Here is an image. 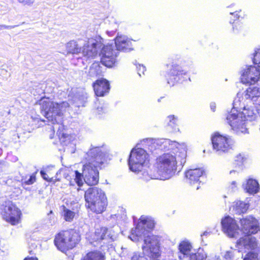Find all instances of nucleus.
Masks as SVG:
<instances>
[{"instance_id": "23", "label": "nucleus", "mask_w": 260, "mask_h": 260, "mask_svg": "<svg viewBox=\"0 0 260 260\" xmlns=\"http://www.w3.org/2000/svg\"><path fill=\"white\" fill-rule=\"evenodd\" d=\"M248 156L243 153H240L236 155L234 159V164L235 166V170H231L230 174H237L239 172L242 170L243 166L247 162Z\"/></svg>"}, {"instance_id": "13", "label": "nucleus", "mask_w": 260, "mask_h": 260, "mask_svg": "<svg viewBox=\"0 0 260 260\" xmlns=\"http://www.w3.org/2000/svg\"><path fill=\"white\" fill-rule=\"evenodd\" d=\"M241 231L246 235L256 234L259 230L258 220L253 216L248 215L240 220Z\"/></svg>"}, {"instance_id": "22", "label": "nucleus", "mask_w": 260, "mask_h": 260, "mask_svg": "<svg viewBox=\"0 0 260 260\" xmlns=\"http://www.w3.org/2000/svg\"><path fill=\"white\" fill-rule=\"evenodd\" d=\"M204 173V170L202 168L189 169L185 172L186 181L190 185L197 183Z\"/></svg>"}, {"instance_id": "31", "label": "nucleus", "mask_w": 260, "mask_h": 260, "mask_svg": "<svg viewBox=\"0 0 260 260\" xmlns=\"http://www.w3.org/2000/svg\"><path fill=\"white\" fill-rule=\"evenodd\" d=\"M82 260H104V256L100 252H90L88 253Z\"/></svg>"}, {"instance_id": "9", "label": "nucleus", "mask_w": 260, "mask_h": 260, "mask_svg": "<svg viewBox=\"0 0 260 260\" xmlns=\"http://www.w3.org/2000/svg\"><path fill=\"white\" fill-rule=\"evenodd\" d=\"M226 122L232 129L237 134L246 133V120L240 112H236V110H231L226 116Z\"/></svg>"}, {"instance_id": "40", "label": "nucleus", "mask_w": 260, "mask_h": 260, "mask_svg": "<svg viewBox=\"0 0 260 260\" xmlns=\"http://www.w3.org/2000/svg\"><path fill=\"white\" fill-rule=\"evenodd\" d=\"M19 3L24 6H32L35 3V0H17Z\"/></svg>"}, {"instance_id": "39", "label": "nucleus", "mask_w": 260, "mask_h": 260, "mask_svg": "<svg viewBox=\"0 0 260 260\" xmlns=\"http://www.w3.org/2000/svg\"><path fill=\"white\" fill-rule=\"evenodd\" d=\"M257 254L253 252L248 253L243 260H257Z\"/></svg>"}, {"instance_id": "34", "label": "nucleus", "mask_w": 260, "mask_h": 260, "mask_svg": "<svg viewBox=\"0 0 260 260\" xmlns=\"http://www.w3.org/2000/svg\"><path fill=\"white\" fill-rule=\"evenodd\" d=\"M167 121H168V125L172 127L175 131L178 129L176 127L178 122V118L176 116L170 115L167 117Z\"/></svg>"}, {"instance_id": "7", "label": "nucleus", "mask_w": 260, "mask_h": 260, "mask_svg": "<svg viewBox=\"0 0 260 260\" xmlns=\"http://www.w3.org/2000/svg\"><path fill=\"white\" fill-rule=\"evenodd\" d=\"M79 241L78 233L70 230L59 232L56 235L54 242L58 250L64 252L74 247Z\"/></svg>"}, {"instance_id": "32", "label": "nucleus", "mask_w": 260, "mask_h": 260, "mask_svg": "<svg viewBox=\"0 0 260 260\" xmlns=\"http://www.w3.org/2000/svg\"><path fill=\"white\" fill-rule=\"evenodd\" d=\"M63 211L62 215L63 219L68 222H71L74 218L76 213L75 212L67 208L65 206H63Z\"/></svg>"}, {"instance_id": "38", "label": "nucleus", "mask_w": 260, "mask_h": 260, "mask_svg": "<svg viewBox=\"0 0 260 260\" xmlns=\"http://www.w3.org/2000/svg\"><path fill=\"white\" fill-rule=\"evenodd\" d=\"M253 62L255 64H257L260 67V49L255 51L253 58Z\"/></svg>"}, {"instance_id": "35", "label": "nucleus", "mask_w": 260, "mask_h": 260, "mask_svg": "<svg viewBox=\"0 0 260 260\" xmlns=\"http://www.w3.org/2000/svg\"><path fill=\"white\" fill-rule=\"evenodd\" d=\"M240 253L239 251H237L235 249H231V250L226 252L224 255V258L226 259L234 260V254Z\"/></svg>"}, {"instance_id": "2", "label": "nucleus", "mask_w": 260, "mask_h": 260, "mask_svg": "<svg viewBox=\"0 0 260 260\" xmlns=\"http://www.w3.org/2000/svg\"><path fill=\"white\" fill-rule=\"evenodd\" d=\"M105 154L100 147L91 146L89 150L85 154L86 164L83 167L81 175L78 171H75V177L73 181H70L71 185L76 183L79 187L83 184L82 177L85 182L88 185H96L99 182V171L98 168L100 167L105 161Z\"/></svg>"}, {"instance_id": "45", "label": "nucleus", "mask_w": 260, "mask_h": 260, "mask_svg": "<svg viewBox=\"0 0 260 260\" xmlns=\"http://www.w3.org/2000/svg\"><path fill=\"white\" fill-rule=\"evenodd\" d=\"M240 12V11H236L234 12H230V14L234 15V17L236 18V19H238L240 17V15H239Z\"/></svg>"}, {"instance_id": "10", "label": "nucleus", "mask_w": 260, "mask_h": 260, "mask_svg": "<svg viewBox=\"0 0 260 260\" xmlns=\"http://www.w3.org/2000/svg\"><path fill=\"white\" fill-rule=\"evenodd\" d=\"M119 52L113 44H108L101 50V62L108 68H112L117 64Z\"/></svg>"}, {"instance_id": "6", "label": "nucleus", "mask_w": 260, "mask_h": 260, "mask_svg": "<svg viewBox=\"0 0 260 260\" xmlns=\"http://www.w3.org/2000/svg\"><path fill=\"white\" fill-rule=\"evenodd\" d=\"M148 161L149 155L145 150L141 148H135L132 150L128 160V166L131 171L136 173L142 172V175L144 171L149 172L150 169H143ZM141 177L142 178V176Z\"/></svg>"}, {"instance_id": "3", "label": "nucleus", "mask_w": 260, "mask_h": 260, "mask_svg": "<svg viewBox=\"0 0 260 260\" xmlns=\"http://www.w3.org/2000/svg\"><path fill=\"white\" fill-rule=\"evenodd\" d=\"M154 227V221L151 217L141 216L136 228L132 230L129 238L135 242L143 240V251L150 257L156 258L159 255L158 240L156 236L150 233Z\"/></svg>"}, {"instance_id": "20", "label": "nucleus", "mask_w": 260, "mask_h": 260, "mask_svg": "<svg viewBox=\"0 0 260 260\" xmlns=\"http://www.w3.org/2000/svg\"><path fill=\"white\" fill-rule=\"evenodd\" d=\"M93 87L96 96H104L105 94L109 92L110 84L107 80L101 79L96 80V81L93 83Z\"/></svg>"}, {"instance_id": "26", "label": "nucleus", "mask_w": 260, "mask_h": 260, "mask_svg": "<svg viewBox=\"0 0 260 260\" xmlns=\"http://www.w3.org/2000/svg\"><path fill=\"white\" fill-rule=\"evenodd\" d=\"M95 241H100L106 239H111L114 240V236L111 233V230H108L105 227H102L100 229H97L95 232Z\"/></svg>"}, {"instance_id": "41", "label": "nucleus", "mask_w": 260, "mask_h": 260, "mask_svg": "<svg viewBox=\"0 0 260 260\" xmlns=\"http://www.w3.org/2000/svg\"><path fill=\"white\" fill-rule=\"evenodd\" d=\"M137 70L139 75L141 76V74H144V72L146 71V68L143 65L139 64L137 66Z\"/></svg>"}, {"instance_id": "4", "label": "nucleus", "mask_w": 260, "mask_h": 260, "mask_svg": "<svg viewBox=\"0 0 260 260\" xmlns=\"http://www.w3.org/2000/svg\"><path fill=\"white\" fill-rule=\"evenodd\" d=\"M41 113L48 121L54 125L53 131L57 129V134L60 141L64 145L70 142L71 136L65 134L63 131L64 126L62 124L63 113L69 108V104L67 102L60 103L50 101L48 99H42L40 101Z\"/></svg>"}, {"instance_id": "5", "label": "nucleus", "mask_w": 260, "mask_h": 260, "mask_svg": "<svg viewBox=\"0 0 260 260\" xmlns=\"http://www.w3.org/2000/svg\"><path fill=\"white\" fill-rule=\"evenodd\" d=\"M86 206L96 214L103 212L107 206V200L105 192L96 187L88 188L84 194Z\"/></svg>"}, {"instance_id": "28", "label": "nucleus", "mask_w": 260, "mask_h": 260, "mask_svg": "<svg viewBox=\"0 0 260 260\" xmlns=\"http://www.w3.org/2000/svg\"><path fill=\"white\" fill-rule=\"evenodd\" d=\"M244 190L250 194H255L258 191L259 185L258 182L254 179H249L246 181L245 184H243Z\"/></svg>"}, {"instance_id": "44", "label": "nucleus", "mask_w": 260, "mask_h": 260, "mask_svg": "<svg viewBox=\"0 0 260 260\" xmlns=\"http://www.w3.org/2000/svg\"><path fill=\"white\" fill-rule=\"evenodd\" d=\"M14 27V26L11 25H0V30L3 29H12Z\"/></svg>"}, {"instance_id": "27", "label": "nucleus", "mask_w": 260, "mask_h": 260, "mask_svg": "<svg viewBox=\"0 0 260 260\" xmlns=\"http://www.w3.org/2000/svg\"><path fill=\"white\" fill-rule=\"evenodd\" d=\"M246 100L243 94L238 93L236 98L233 101V107L232 110H236L237 112H241L246 107Z\"/></svg>"}, {"instance_id": "30", "label": "nucleus", "mask_w": 260, "mask_h": 260, "mask_svg": "<svg viewBox=\"0 0 260 260\" xmlns=\"http://www.w3.org/2000/svg\"><path fill=\"white\" fill-rule=\"evenodd\" d=\"M100 63L98 62L93 63L89 68L88 76L92 78L100 75L102 73Z\"/></svg>"}, {"instance_id": "21", "label": "nucleus", "mask_w": 260, "mask_h": 260, "mask_svg": "<svg viewBox=\"0 0 260 260\" xmlns=\"http://www.w3.org/2000/svg\"><path fill=\"white\" fill-rule=\"evenodd\" d=\"M257 246L256 238L253 237L245 236L240 238L237 242V246L239 249L244 248L248 250H253Z\"/></svg>"}, {"instance_id": "47", "label": "nucleus", "mask_w": 260, "mask_h": 260, "mask_svg": "<svg viewBox=\"0 0 260 260\" xmlns=\"http://www.w3.org/2000/svg\"><path fill=\"white\" fill-rule=\"evenodd\" d=\"M208 260H220V259L219 256H211L209 257Z\"/></svg>"}, {"instance_id": "24", "label": "nucleus", "mask_w": 260, "mask_h": 260, "mask_svg": "<svg viewBox=\"0 0 260 260\" xmlns=\"http://www.w3.org/2000/svg\"><path fill=\"white\" fill-rule=\"evenodd\" d=\"M249 207V203L241 201H237L233 203L230 210L234 213L241 214L246 213Z\"/></svg>"}, {"instance_id": "16", "label": "nucleus", "mask_w": 260, "mask_h": 260, "mask_svg": "<svg viewBox=\"0 0 260 260\" xmlns=\"http://www.w3.org/2000/svg\"><path fill=\"white\" fill-rule=\"evenodd\" d=\"M222 230L230 237H235L239 230L236 221L233 218L226 216L221 221Z\"/></svg>"}, {"instance_id": "37", "label": "nucleus", "mask_w": 260, "mask_h": 260, "mask_svg": "<svg viewBox=\"0 0 260 260\" xmlns=\"http://www.w3.org/2000/svg\"><path fill=\"white\" fill-rule=\"evenodd\" d=\"M207 258L206 252H203L202 251L198 255H193L191 256V260H205Z\"/></svg>"}, {"instance_id": "19", "label": "nucleus", "mask_w": 260, "mask_h": 260, "mask_svg": "<svg viewBox=\"0 0 260 260\" xmlns=\"http://www.w3.org/2000/svg\"><path fill=\"white\" fill-rule=\"evenodd\" d=\"M243 94L245 99L251 101L254 105L260 106V88L256 86L249 87Z\"/></svg>"}, {"instance_id": "33", "label": "nucleus", "mask_w": 260, "mask_h": 260, "mask_svg": "<svg viewBox=\"0 0 260 260\" xmlns=\"http://www.w3.org/2000/svg\"><path fill=\"white\" fill-rule=\"evenodd\" d=\"M53 168H54L53 166H47L43 170L41 171L40 174L41 175V176L43 177V178L44 180H45L47 181H49V182L53 181V178L50 177L48 176V175L47 174V173H49V171Z\"/></svg>"}, {"instance_id": "49", "label": "nucleus", "mask_w": 260, "mask_h": 260, "mask_svg": "<svg viewBox=\"0 0 260 260\" xmlns=\"http://www.w3.org/2000/svg\"><path fill=\"white\" fill-rule=\"evenodd\" d=\"M24 260H38V259L37 257H26Z\"/></svg>"}, {"instance_id": "18", "label": "nucleus", "mask_w": 260, "mask_h": 260, "mask_svg": "<svg viewBox=\"0 0 260 260\" xmlns=\"http://www.w3.org/2000/svg\"><path fill=\"white\" fill-rule=\"evenodd\" d=\"M114 46L118 51L128 52L133 49L132 40L124 35H118L116 37Z\"/></svg>"}, {"instance_id": "36", "label": "nucleus", "mask_w": 260, "mask_h": 260, "mask_svg": "<svg viewBox=\"0 0 260 260\" xmlns=\"http://www.w3.org/2000/svg\"><path fill=\"white\" fill-rule=\"evenodd\" d=\"M131 260H147V258L142 252H135L131 257Z\"/></svg>"}, {"instance_id": "14", "label": "nucleus", "mask_w": 260, "mask_h": 260, "mask_svg": "<svg viewBox=\"0 0 260 260\" xmlns=\"http://www.w3.org/2000/svg\"><path fill=\"white\" fill-rule=\"evenodd\" d=\"M260 77V71L255 67L250 66L244 70L241 77L243 84H254Z\"/></svg>"}, {"instance_id": "50", "label": "nucleus", "mask_w": 260, "mask_h": 260, "mask_svg": "<svg viewBox=\"0 0 260 260\" xmlns=\"http://www.w3.org/2000/svg\"><path fill=\"white\" fill-rule=\"evenodd\" d=\"M199 186H197V188H196V189H199Z\"/></svg>"}, {"instance_id": "11", "label": "nucleus", "mask_w": 260, "mask_h": 260, "mask_svg": "<svg viewBox=\"0 0 260 260\" xmlns=\"http://www.w3.org/2000/svg\"><path fill=\"white\" fill-rule=\"evenodd\" d=\"M103 44V39L100 36H96L93 38L88 39L84 44L81 52L84 56L87 58L95 56L98 50Z\"/></svg>"}, {"instance_id": "46", "label": "nucleus", "mask_w": 260, "mask_h": 260, "mask_svg": "<svg viewBox=\"0 0 260 260\" xmlns=\"http://www.w3.org/2000/svg\"><path fill=\"white\" fill-rule=\"evenodd\" d=\"M236 187V182L235 181H233L230 185V188H231L232 191H235Z\"/></svg>"}, {"instance_id": "15", "label": "nucleus", "mask_w": 260, "mask_h": 260, "mask_svg": "<svg viewBox=\"0 0 260 260\" xmlns=\"http://www.w3.org/2000/svg\"><path fill=\"white\" fill-rule=\"evenodd\" d=\"M186 74L187 71L182 69L181 67L176 64H172V68L167 77L168 84L173 86L181 80L183 76L186 75Z\"/></svg>"}, {"instance_id": "25", "label": "nucleus", "mask_w": 260, "mask_h": 260, "mask_svg": "<svg viewBox=\"0 0 260 260\" xmlns=\"http://www.w3.org/2000/svg\"><path fill=\"white\" fill-rule=\"evenodd\" d=\"M258 109H255L254 106L246 105L240 112L246 121H252L255 119L258 114Z\"/></svg>"}, {"instance_id": "48", "label": "nucleus", "mask_w": 260, "mask_h": 260, "mask_svg": "<svg viewBox=\"0 0 260 260\" xmlns=\"http://www.w3.org/2000/svg\"><path fill=\"white\" fill-rule=\"evenodd\" d=\"M210 108L213 112H214L215 111L216 104L215 103H211L210 104Z\"/></svg>"}, {"instance_id": "8", "label": "nucleus", "mask_w": 260, "mask_h": 260, "mask_svg": "<svg viewBox=\"0 0 260 260\" xmlns=\"http://www.w3.org/2000/svg\"><path fill=\"white\" fill-rule=\"evenodd\" d=\"M213 150L218 154L227 153L233 149L234 142L229 136H224L215 133L211 138Z\"/></svg>"}, {"instance_id": "42", "label": "nucleus", "mask_w": 260, "mask_h": 260, "mask_svg": "<svg viewBox=\"0 0 260 260\" xmlns=\"http://www.w3.org/2000/svg\"><path fill=\"white\" fill-rule=\"evenodd\" d=\"M35 177L31 175L29 177V178L27 180H25L22 182V184L25 183V184L30 185L33 184L35 181Z\"/></svg>"}, {"instance_id": "51", "label": "nucleus", "mask_w": 260, "mask_h": 260, "mask_svg": "<svg viewBox=\"0 0 260 260\" xmlns=\"http://www.w3.org/2000/svg\"><path fill=\"white\" fill-rule=\"evenodd\" d=\"M206 233H207L206 232H205V233H204V234H204V235H206Z\"/></svg>"}, {"instance_id": "12", "label": "nucleus", "mask_w": 260, "mask_h": 260, "mask_svg": "<svg viewBox=\"0 0 260 260\" xmlns=\"http://www.w3.org/2000/svg\"><path fill=\"white\" fill-rule=\"evenodd\" d=\"M2 214L4 219L12 225L19 222L21 214L20 210L10 202L4 208Z\"/></svg>"}, {"instance_id": "43", "label": "nucleus", "mask_w": 260, "mask_h": 260, "mask_svg": "<svg viewBox=\"0 0 260 260\" xmlns=\"http://www.w3.org/2000/svg\"><path fill=\"white\" fill-rule=\"evenodd\" d=\"M242 26H240V24L238 23H236V24L233 26V30L235 32H238L239 30H241Z\"/></svg>"}, {"instance_id": "17", "label": "nucleus", "mask_w": 260, "mask_h": 260, "mask_svg": "<svg viewBox=\"0 0 260 260\" xmlns=\"http://www.w3.org/2000/svg\"><path fill=\"white\" fill-rule=\"evenodd\" d=\"M192 246L191 244L187 241H182L179 245V254L178 257L180 260H183L186 257H189L191 260V256L193 255H198L201 251L205 252L203 249H199L197 253L191 252Z\"/></svg>"}, {"instance_id": "1", "label": "nucleus", "mask_w": 260, "mask_h": 260, "mask_svg": "<svg viewBox=\"0 0 260 260\" xmlns=\"http://www.w3.org/2000/svg\"><path fill=\"white\" fill-rule=\"evenodd\" d=\"M140 145L148 148L150 151L155 149L172 150L173 151L165 153L156 159V168L144 171L142 178L148 181L150 179L167 180L174 176L177 171V164L183 166L187 156V145L185 143H179L169 139H144Z\"/></svg>"}, {"instance_id": "29", "label": "nucleus", "mask_w": 260, "mask_h": 260, "mask_svg": "<svg viewBox=\"0 0 260 260\" xmlns=\"http://www.w3.org/2000/svg\"><path fill=\"white\" fill-rule=\"evenodd\" d=\"M66 49L68 53L78 54L81 52V48L78 47L77 43L71 41L66 44Z\"/></svg>"}]
</instances>
